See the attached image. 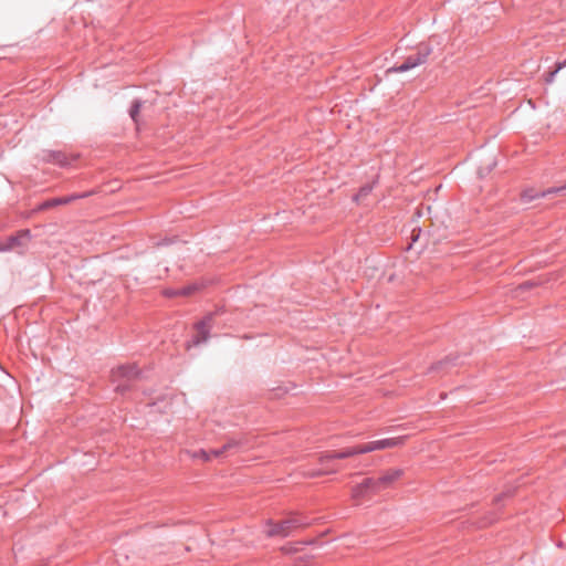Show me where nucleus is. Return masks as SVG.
<instances>
[{
  "instance_id": "1",
  "label": "nucleus",
  "mask_w": 566,
  "mask_h": 566,
  "mask_svg": "<svg viewBox=\"0 0 566 566\" xmlns=\"http://www.w3.org/2000/svg\"><path fill=\"white\" fill-rule=\"evenodd\" d=\"M405 437L386 438L376 441H370L364 444L345 448L340 451H331L319 457V463L325 464L331 460L346 459L354 455L368 453L377 450L391 449L403 444Z\"/></svg>"
},
{
  "instance_id": "2",
  "label": "nucleus",
  "mask_w": 566,
  "mask_h": 566,
  "mask_svg": "<svg viewBox=\"0 0 566 566\" xmlns=\"http://www.w3.org/2000/svg\"><path fill=\"white\" fill-rule=\"evenodd\" d=\"M136 365H122L112 371V380L116 384L115 390L124 394L130 389V382L139 377Z\"/></svg>"
},
{
  "instance_id": "3",
  "label": "nucleus",
  "mask_w": 566,
  "mask_h": 566,
  "mask_svg": "<svg viewBox=\"0 0 566 566\" xmlns=\"http://www.w3.org/2000/svg\"><path fill=\"white\" fill-rule=\"evenodd\" d=\"M431 53V45L427 43H421L418 45L416 54L409 55L400 65H396L391 67L389 71L395 73L407 72L416 66L426 63Z\"/></svg>"
},
{
  "instance_id": "4",
  "label": "nucleus",
  "mask_w": 566,
  "mask_h": 566,
  "mask_svg": "<svg viewBox=\"0 0 566 566\" xmlns=\"http://www.w3.org/2000/svg\"><path fill=\"white\" fill-rule=\"evenodd\" d=\"M240 446H241L240 440L230 439L227 443H224L219 449H212L210 451H206V450L201 449L198 451H193L191 453V457L193 459H200L201 461L207 462V461H210L212 458L222 457V455L227 454L228 452H230L234 449H238Z\"/></svg>"
},
{
  "instance_id": "5",
  "label": "nucleus",
  "mask_w": 566,
  "mask_h": 566,
  "mask_svg": "<svg viewBox=\"0 0 566 566\" xmlns=\"http://www.w3.org/2000/svg\"><path fill=\"white\" fill-rule=\"evenodd\" d=\"M402 475L403 470L398 468L384 471L380 476L374 478V493L391 488Z\"/></svg>"
},
{
  "instance_id": "6",
  "label": "nucleus",
  "mask_w": 566,
  "mask_h": 566,
  "mask_svg": "<svg viewBox=\"0 0 566 566\" xmlns=\"http://www.w3.org/2000/svg\"><path fill=\"white\" fill-rule=\"evenodd\" d=\"M212 319H213V315L210 314V315H207L203 319H201L200 322L197 323V325H196V329H197L196 336L193 337L191 343H188V348L191 345H199V344L206 342L209 338V333H210V329L212 327Z\"/></svg>"
},
{
  "instance_id": "7",
  "label": "nucleus",
  "mask_w": 566,
  "mask_h": 566,
  "mask_svg": "<svg viewBox=\"0 0 566 566\" xmlns=\"http://www.w3.org/2000/svg\"><path fill=\"white\" fill-rule=\"evenodd\" d=\"M311 524L302 516H292L289 518L280 520L274 524L270 531H292L297 528L308 527Z\"/></svg>"
},
{
  "instance_id": "8",
  "label": "nucleus",
  "mask_w": 566,
  "mask_h": 566,
  "mask_svg": "<svg viewBox=\"0 0 566 566\" xmlns=\"http://www.w3.org/2000/svg\"><path fill=\"white\" fill-rule=\"evenodd\" d=\"M374 494V478H366L352 490V497L357 504H359L360 500Z\"/></svg>"
},
{
  "instance_id": "9",
  "label": "nucleus",
  "mask_w": 566,
  "mask_h": 566,
  "mask_svg": "<svg viewBox=\"0 0 566 566\" xmlns=\"http://www.w3.org/2000/svg\"><path fill=\"white\" fill-rule=\"evenodd\" d=\"M91 195H92V191H87V192L74 193V195L59 197V198H52V199H49V200L44 201L43 203H41L39 209L45 210V209H50V208L61 206V205H69L77 199L86 198Z\"/></svg>"
},
{
  "instance_id": "10",
  "label": "nucleus",
  "mask_w": 566,
  "mask_h": 566,
  "mask_svg": "<svg viewBox=\"0 0 566 566\" xmlns=\"http://www.w3.org/2000/svg\"><path fill=\"white\" fill-rule=\"evenodd\" d=\"M551 195L565 196L566 195V184L560 187L548 188L547 190L542 191V192H535L532 189L525 190L522 192L521 197L524 202H531L532 200H534L536 198L546 197V196H551Z\"/></svg>"
},
{
  "instance_id": "11",
  "label": "nucleus",
  "mask_w": 566,
  "mask_h": 566,
  "mask_svg": "<svg viewBox=\"0 0 566 566\" xmlns=\"http://www.w3.org/2000/svg\"><path fill=\"white\" fill-rule=\"evenodd\" d=\"M30 239V232L28 230L22 231L19 235L10 237L6 243L0 245L1 251L12 250L17 247H23Z\"/></svg>"
},
{
  "instance_id": "12",
  "label": "nucleus",
  "mask_w": 566,
  "mask_h": 566,
  "mask_svg": "<svg viewBox=\"0 0 566 566\" xmlns=\"http://www.w3.org/2000/svg\"><path fill=\"white\" fill-rule=\"evenodd\" d=\"M43 159L48 163L56 164L61 167H66L70 165V159L66 154L60 150H46L43 154Z\"/></svg>"
},
{
  "instance_id": "13",
  "label": "nucleus",
  "mask_w": 566,
  "mask_h": 566,
  "mask_svg": "<svg viewBox=\"0 0 566 566\" xmlns=\"http://www.w3.org/2000/svg\"><path fill=\"white\" fill-rule=\"evenodd\" d=\"M197 290H199V286L197 284H192V285L182 287L178 291H169V292H167V295H190Z\"/></svg>"
},
{
  "instance_id": "14",
  "label": "nucleus",
  "mask_w": 566,
  "mask_h": 566,
  "mask_svg": "<svg viewBox=\"0 0 566 566\" xmlns=\"http://www.w3.org/2000/svg\"><path fill=\"white\" fill-rule=\"evenodd\" d=\"M514 494V491L512 489H509L501 494H499L494 500L493 503L496 507L501 506L507 499H511Z\"/></svg>"
},
{
  "instance_id": "15",
  "label": "nucleus",
  "mask_w": 566,
  "mask_h": 566,
  "mask_svg": "<svg viewBox=\"0 0 566 566\" xmlns=\"http://www.w3.org/2000/svg\"><path fill=\"white\" fill-rule=\"evenodd\" d=\"M140 108H142V102L139 99L133 101L130 109H129V115H130L132 119L134 120V123H136V124L138 123V115H139Z\"/></svg>"
},
{
  "instance_id": "16",
  "label": "nucleus",
  "mask_w": 566,
  "mask_h": 566,
  "mask_svg": "<svg viewBox=\"0 0 566 566\" xmlns=\"http://www.w3.org/2000/svg\"><path fill=\"white\" fill-rule=\"evenodd\" d=\"M373 190V185L367 184L363 187H360L358 193L354 196V200L359 202L361 199L366 198Z\"/></svg>"
},
{
  "instance_id": "17",
  "label": "nucleus",
  "mask_w": 566,
  "mask_h": 566,
  "mask_svg": "<svg viewBox=\"0 0 566 566\" xmlns=\"http://www.w3.org/2000/svg\"><path fill=\"white\" fill-rule=\"evenodd\" d=\"M559 72V70H557V66L555 67L554 71L549 72L545 78L546 83L551 84L554 82L555 80V76L556 74Z\"/></svg>"
},
{
  "instance_id": "18",
  "label": "nucleus",
  "mask_w": 566,
  "mask_h": 566,
  "mask_svg": "<svg viewBox=\"0 0 566 566\" xmlns=\"http://www.w3.org/2000/svg\"><path fill=\"white\" fill-rule=\"evenodd\" d=\"M536 285H537V283L534 282V281H526V282L522 283L518 287L521 290H528V289H532L533 286H536Z\"/></svg>"
},
{
  "instance_id": "19",
  "label": "nucleus",
  "mask_w": 566,
  "mask_h": 566,
  "mask_svg": "<svg viewBox=\"0 0 566 566\" xmlns=\"http://www.w3.org/2000/svg\"><path fill=\"white\" fill-rule=\"evenodd\" d=\"M332 472H335V470L316 471V472H312L311 475L316 476V475L327 474V473H332Z\"/></svg>"
},
{
  "instance_id": "20",
  "label": "nucleus",
  "mask_w": 566,
  "mask_h": 566,
  "mask_svg": "<svg viewBox=\"0 0 566 566\" xmlns=\"http://www.w3.org/2000/svg\"><path fill=\"white\" fill-rule=\"evenodd\" d=\"M494 520H495V517H494V516H492V517H490V518H486V520H485V522L482 524V526H481V527H488V526H490V525L493 523V521H494Z\"/></svg>"
},
{
  "instance_id": "21",
  "label": "nucleus",
  "mask_w": 566,
  "mask_h": 566,
  "mask_svg": "<svg viewBox=\"0 0 566 566\" xmlns=\"http://www.w3.org/2000/svg\"><path fill=\"white\" fill-rule=\"evenodd\" d=\"M556 66H557V70H559V71H560L562 69L566 67V59H565L563 62H558V63L556 64Z\"/></svg>"
},
{
  "instance_id": "22",
  "label": "nucleus",
  "mask_w": 566,
  "mask_h": 566,
  "mask_svg": "<svg viewBox=\"0 0 566 566\" xmlns=\"http://www.w3.org/2000/svg\"><path fill=\"white\" fill-rule=\"evenodd\" d=\"M285 549H286V552H297V551H300V547L295 546V547H291L289 549L285 548Z\"/></svg>"
}]
</instances>
